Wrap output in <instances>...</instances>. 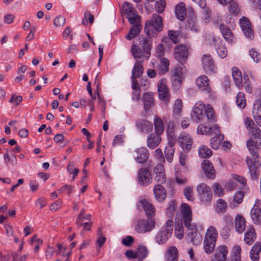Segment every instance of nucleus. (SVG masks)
<instances>
[{"label": "nucleus", "instance_id": "1", "mask_svg": "<svg viewBox=\"0 0 261 261\" xmlns=\"http://www.w3.org/2000/svg\"><path fill=\"white\" fill-rule=\"evenodd\" d=\"M244 123L251 136L247 141L246 145L252 156H247L246 161L251 178L257 179L258 176L257 170L261 166V160L257 152V150L261 146V130L250 118L247 117L244 120Z\"/></svg>", "mask_w": 261, "mask_h": 261}, {"label": "nucleus", "instance_id": "2", "mask_svg": "<svg viewBox=\"0 0 261 261\" xmlns=\"http://www.w3.org/2000/svg\"><path fill=\"white\" fill-rule=\"evenodd\" d=\"M139 46L133 44L131 48L132 54L136 60L141 59L142 61L149 59L151 48V42L146 37H138Z\"/></svg>", "mask_w": 261, "mask_h": 261}, {"label": "nucleus", "instance_id": "3", "mask_svg": "<svg viewBox=\"0 0 261 261\" xmlns=\"http://www.w3.org/2000/svg\"><path fill=\"white\" fill-rule=\"evenodd\" d=\"M152 181L151 172L147 168H141L137 172V181L141 186H147Z\"/></svg>", "mask_w": 261, "mask_h": 261}, {"label": "nucleus", "instance_id": "4", "mask_svg": "<svg viewBox=\"0 0 261 261\" xmlns=\"http://www.w3.org/2000/svg\"><path fill=\"white\" fill-rule=\"evenodd\" d=\"M154 219L140 220L135 227V230L138 233H145L152 230L155 225Z\"/></svg>", "mask_w": 261, "mask_h": 261}, {"label": "nucleus", "instance_id": "5", "mask_svg": "<svg viewBox=\"0 0 261 261\" xmlns=\"http://www.w3.org/2000/svg\"><path fill=\"white\" fill-rule=\"evenodd\" d=\"M205 105L202 101L197 102L193 107L191 114L192 119L195 121L202 120L205 117Z\"/></svg>", "mask_w": 261, "mask_h": 261}, {"label": "nucleus", "instance_id": "6", "mask_svg": "<svg viewBox=\"0 0 261 261\" xmlns=\"http://www.w3.org/2000/svg\"><path fill=\"white\" fill-rule=\"evenodd\" d=\"M158 91L160 99L168 103L170 100V93L165 79L162 78L159 81L158 84Z\"/></svg>", "mask_w": 261, "mask_h": 261}, {"label": "nucleus", "instance_id": "7", "mask_svg": "<svg viewBox=\"0 0 261 261\" xmlns=\"http://www.w3.org/2000/svg\"><path fill=\"white\" fill-rule=\"evenodd\" d=\"M184 71L185 69L179 66L176 67L171 71V82L174 87L178 88L180 86L184 79Z\"/></svg>", "mask_w": 261, "mask_h": 261}, {"label": "nucleus", "instance_id": "8", "mask_svg": "<svg viewBox=\"0 0 261 261\" xmlns=\"http://www.w3.org/2000/svg\"><path fill=\"white\" fill-rule=\"evenodd\" d=\"M135 160L139 164H143L148 162L149 153L145 147H140L133 152Z\"/></svg>", "mask_w": 261, "mask_h": 261}, {"label": "nucleus", "instance_id": "9", "mask_svg": "<svg viewBox=\"0 0 261 261\" xmlns=\"http://www.w3.org/2000/svg\"><path fill=\"white\" fill-rule=\"evenodd\" d=\"M162 18L161 16L153 14L151 20L149 23H146L145 26V31L146 34L149 37V29H148V25L153 27L154 30L157 32H160L163 29Z\"/></svg>", "mask_w": 261, "mask_h": 261}, {"label": "nucleus", "instance_id": "10", "mask_svg": "<svg viewBox=\"0 0 261 261\" xmlns=\"http://www.w3.org/2000/svg\"><path fill=\"white\" fill-rule=\"evenodd\" d=\"M181 212L182 214V222H183L185 227L190 225L194 224L192 223V214L190 206L187 203H182L181 205Z\"/></svg>", "mask_w": 261, "mask_h": 261}, {"label": "nucleus", "instance_id": "11", "mask_svg": "<svg viewBox=\"0 0 261 261\" xmlns=\"http://www.w3.org/2000/svg\"><path fill=\"white\" fill-rule=\"evenodd\" d=\"M169 143L168 145L165 147L164 153L167 160L169 162H171L173 160L174 148V145L176 140L174 134H171L168 137Z\"/></svg>", "mask_w": 261, "mask_h": 261}, {"label": "nucleus", "instance_id": "12", "mask_svg": "<svg viewBox=\"0 0 261 261\" xmlns=\"http://www.w3.org/2000/svg\"><path fill=\"white\" fill-rule=\"evenodd\" d=\"M178 141L184 150L189 151L191 149L193 140L192 137L185 132H182L178 137Z\"/></svg>", "mask_w": 261, "mask_h": 261}, {"label": "nucleus", "instance_id": "13", "mask_svg": "<svg viewBox=\"0 0 261 261\" xmlns=\"http://www.w3.org/2000/svg\"><path fill=\"white\" fill-rule=\"evenodd\" d=\"M172 233L170 228H162L156 233L155 242L160 245L164 244L171 236Z\"/></svg>", "mask_w": 261, "mask_h": 261}, {"label": "nucleus", "instance_id": "14", "mask_svg": "<svg viewBox=\"0 0 261 261\" xmlns=\"http://www.w3.org/2000/svg\"><path fill=\"white\" fill-rule=\"evenodd\" d=\"M196 84L199 90L204 93H208L211 91L210 81L205 75L199 76L196 80Z\"/></svg>", "mask_w": 261, "mask_h": 261}, {"label": "nucleus", "instance_id": "15", "mask_svg": "<svg viewBox=\"0 0 261 261\" xmlns=\"http://www.w3.org/2000/svg\"><path fill=\"white\" fill-rule=\"evenodd\" d=\"M186 227L189 231L188 233V237L190 242L195 245L199 244L202 240V238L201 235L197 233L196 226L195 224H192Z\"/></svg>", "mask_w": 261, "mask_h": 261}, {"label": "nucleus", "instance_id": "16", "mask_svg": "<svg viewBox=\"0 0 261 261\" xmlns=\"http://www.w3.org/2000/svg\"><path fill=\"white\" fill-rule=\"evenodd\" d=\"M251 218L255 224H259L261 222V201L256 199L254 205L251 211Z\"/></svg>", "mask_w": 261, "mask_h": 261}, {"label": "nucleus", "instance_id": "17", "mask_svg": "<svg viewBox=\"0 0 261 261\" xmlns=\"http://www.w3.org/2000/svg\"><path fill=\"white\" fill-rule=\"evenodd\" d=\"M174 56L175 59L181 62L188 58V49L184 44L177 45L174 49Z\"/></svg>", "mask_w": 261, "mask_h": 261}, {"label": "nucleus", "instance_id": "18", "mask_svg": "<svg viewBox=\"0 0 261 261\" xmlns=\"http://www.w3.org/2000/svg\"><path fill=\"white\" fill-rule=\"evenodd\" d=\"M240 24L245 36L248 38L253 37L254 32L248 19L242 17L240 19Z\"/></svg>", "mask_w": 261, "mask_h": 261}, {"label": "nucleus", "instance_id": "19", "mask_svg": "<svg viewBox=\"0 0 261 261\" xmlns=\"http://www.w3.org/2000/svg\"><path fill=\"white\" fill-rule=\"evenodd\" d=\"M203 68L206 73L215 72V66L213 58L210 55H204L202 58Z\"/></svg>", "mask_w": 261, "mask_h": 261}, {"label": "nucleus", "instance_id": "20", "mask_svg": "<svg viewBox=\"0 0 261 261\" xmlns=\"http://www.w3.org/2000/svg\"><path fill=\"white\" fill-rule=\"evenodd\" d=\"M252 115L256 123L261 127V97L256 99L253 104Z\"/></svg>", "mask_w": 261, "mask_h": 261}, {"label": "nucleus", "instance_id": "21", "mask_svg": "<svg viewBox=\"0 0 261 261\" xmlns=\"http://www.w3.org/2000/svg\"><path fill=\"white\" fill-rule=\"evenodd\" d=\"M153 173L155 174L154 180L156 182L162 184L166 181V175L163 165L158 164L154 168Z\"/></svg>", "mask_w": 261, "mask_h": 261}, {"label": "nucleus", "instance_id": "22", "mask_svg": "<svg viewBox=\"0 0 261 261\" xmlns=\"http://www.w3.org/2000/svg\"><path fill=\"white\" fill-rule=\"evenodd\" d=\"M228 255L227 247L221 245L217 247L213 261H225Z\"/></svg>", "mask_w": 261, "mask_h": 261}, {"label": "nucleus", "instance_id": "23", "mask_svg": "<svg viewBox=\"0 0 261 261\" xmlns=\"http://www.w3.org/2000/svg\"><path fill=\"white\" fill-rule=\"evenodd\" d=\"M178 251L175 246L169 247L165 252V261H178Z\"/></svg>", "mask_w": 261, "mask_h": 261}, {"label": "nucleus", "instance_id": "24", "mask_svg": "<svg viewBox=\"0 0 261 261\" xmlns=\"http://www.w3.org/2000/svg\"><path fill=\"white\" fill-rule=\"evenodd\" d=\"M143 101L145 112H148L154 105L153 94L150 92H145L143 96Z\"/></svg>", "mask_w": 261, "mask_h": 261}, {"label": "nucleus", "instance_id": "25", "mask_svg": "<svg viewBox=\"0 0 261 261\" xmlns=\"http://www.w3.org/2000/svg\"><path fill=\"white\" fill-rule=\"evenodd\" d=\"M205 176L210 179H214L215 171L212 164L208 160H204L202 165Z\"/></svg>", "mask_w": 261, "mask_h": 261}, {"label": "nucleus", "instance_id": "26", "mask_svg": "<svg viewBox=\"0 0 261 261\" xmlns=\"http://www.w3.org/2000/svg\"><path fill=\"white\" fill-rule=\"evenodd\" d=\"M161 141V137L158 134H150L147 138V146L152 149L156 147Z\"/></svg>", "mask_w": 261, "mask_h": 261}, {"label": "nucleus", "instance_id": "27", "mask_svg": "<svg viewBox=\"0 0 261 261\" xmlns=\"http://www.w3.org/2000/svg\"><path fill=\"white\" fill-rule=\"evenodd\" d=\"M153 193L159 202H162L166 197V191L163 186L160 184L155 185L153 189Z\"/></svg>", "mask_w": 261, "mask_h": 261}, {"label": "nucleus", "instance_id": "28", "mask_svg": "<svg viewBox=\"0 0 261 261\" xmlns=\"http://www.w3.org/2000/svg\"><path fill=\"white\" fill-rule=\"evenodd\" d=\"M214 41L215 42L216 50L219 56L222 59L226 57L228 51L224 43L221 40L217 39H214Z\"/></svg>", "mask_w": 261, "mask_h": 261}, {"label": "nucleus", "instance_id": "29", "mask_svg": "<svg viewBox=\"0 0 261 261\" xmlns=\"http://www.w3.org/2000/svg\"><path fill=\"white\" fill-rule=\"evenodd\" d=\"M261 252V244L256 242L252 246L250 251V258L252 261H258L259 259V253Z\"/></svg>", "mask_w": 261, "mask_h": 261}, {"label": "nucleus", "instance_id": "30", "mask_svg": "<svg viewBox=\"0 0 261 261\" xmlns=\"http://www.w3.org/2000/svg\"><path fill=\"white\" fill-rule=\"evenodd\" d=\"M134 68L132 70V79L139 78L143 73V67L141 64V62H143L141 59L136 60Z\"/></svg>", "mask_w": 261, "mask_h": 261}, {"label": "nucleus", "instance_id": "31", "mask_svg": "<svg viewBox=\"0 0 261 261\" xmlns=\"http://www.w3.org/2000/svg\"><path fill=\"white\" fill-rule=\"evenodd\" d=\"M219 28L226 41L228 42H232L234 39V37L230 29L228 27L222 23L220 24Z\"/></svg>", "mask_w": 261, "mask_h": 261}, {"label": "nucleus", "instance_id": "32", "mask_svg": "<svg viewBox=\"0 0 261 261\" xmlns=\"http://www.w3.org/2000/svg\"><path fill=\"white\" fill-rule=\"evenodd\" d=\"M256 238V234L254 227H250L245 233L244 241L248 245L252 244Z\"/></svg>", "mask_w": 261, "mask_h": 261}, {"label": "nucleus", "instance_id": "33", "mask_svg": "<svg viewBox=\"0 0 261 261\" xmlns=\"http://www.w3.org/2000/svg\"><path fill=\"white\" fill-rule=\"evenodd\" d=\"M218 234L216 228L213 226H210L206 230L204 240L216 242Z\"/></svg>", "mask_w": 261, "mask_h": 261}, {"label": "nucleus", "instance_id": "34", "mask_svg": "<svg viewBox=\"0 0 261 261\" xmlns=\"http://www.w3.org/2000/svg\"><path fill=\"white\" fill-rule=\"evenodd\" d=\"M232 75L236 85L239 88L243 86V77L241 72L237 67L232 68Z\"/></svg>", "mask_w": 261, "mask_h": 261}, {"label": "nucleus", "instance_id": "35", "mask_svg": "<svg viewBox=\"0 0 261 261\" xmlns=\"http://www.w3.org/2000/svg\"><path fill=\"white\" fill-rule=\"evenodd\" d=\"M140 203L145 211L147 217L148 218L152 217L155 212L152 204L145 199L141 200Z\"/></svg>", "mask_w": 261, "mask_h": 261}, {"label": "nucleus", "instance_id": "36", "mask_svg": "<svg viewBox=\"0 0 261 261\" xmlns=\"http://www.w3.org/2000/svg\"><path fill=\"white\" fill-rule=\"evenodd\" d=\"M236 230L239 233H242L246 228L245 220L240 216H237L234 220Z\"/></svg>", "mask_w": 261, "mask_h": 261}, {"label": "nucleus", "instance_id": "37", "mask_svg": "<svg viewBox=\"0 0 261 261\" xmlns=\"http://www.w3.org/2000/svg\"><path fill=\"white\" fill-rule=\"evenodd\" d=\"M186 9L184 3H179L175 8V14L177 18L180 20H184L186 16Z\"/></svg>", "mask_w": 261, "mask_h": 261}, {"label": "nucleus", "instance_id": "38", "mask_svg": "<svg viewBox=\"0 0 261 261\" xmlns=\"http://www.w3.org/2000/svg\"><path fill=\"white\" fill-rule=\"evenodd\" d=\"M182 102L181 99H177L175 101L173 107V117L175 119H179L181 116Z\"/></svg>", "mask_w": 261, "mask_h": 261}, {"label": "nucleus", "instance_id": "39", "mask_svg": "<svg viewBox=\"0 0 261 261\" xmlns=\"http://www.w3.org/2000/svg\"><path fill=\"white\" fill-rule=\"evenodd\" d=\"M137 126L141 130L142 132L148 133L152 128V123L146 120H142L137 123Z\"/></svg>", "mask_w": 261, "mask_h": 261}, {"label": "nucleus", "instance_id": "40", "mask_svg": "<svg viewBox=\"0 0 261 261\" xmlns=\"http://www.w3.org/2000/svg\"><path fill=\"white\" fill-rule=\"evenodd\" d=\"M142 29V25L140 24H135L130 29L128 33L125 38L130 40L137 35Z\"/></svg>", "mask_w": 261, "mask_h": 261}, {"label": "nucleus", "instance_id": "41", "mask_svg": "<svg viewBox=\"0 0 261 261\" xmlns=\"http://www.w3.org/2000/svg\"><path fill=\"white\" fill-rule=\"evenodd\" d=\"M224 139L223 135L218 133L210 140L211 147L214 149H217L220 145V142Z\"/></svg>", "mask_w": 261, "mask_h": 261}, {"label": "nucleus", "instance_id": "42", "mask_svg": "<svg viewBox=\"0 0 261 261\" xmlns=\"http://www.w3.org/2000/svg\"><path fill=\"white\" fill-rule=\"evenodd\" d=\"M154 125L156 134L161 135L164 130V126L161 119L158 116H155L154 118Z\"/></svg>", "mask_w": 261, "mask_h": 261}, {"label": "nucleus", "instance_id": "43", "mask_svg": "<svg viewBox=\"0 0 261 261\" xmlns=\"http://www.w3.org/2000/svg\"><path fill=\"white\" fill-rule=\"evenodd\" d=\"M216 242L204 240L203 250L206 254L212 253L216 246Z\"/></svg>", "mask_w": 261, "mask_h": 261}, {"label": "nucleus", "instance_id": "44", "mask_svg": "<svg viewBox=\"0 0 261 261\" xmlns=\"http://www.w3.org/2000/svg\"><path fill=\"white\" fill-rule=\"evenodd\" d=\"M199 156L202 158H208L212 155V151L207 146L201 145L198 150Z\"/></svg>", "mask_w": 261, "mask_h": 261}, {"label": "nucleus", "instance_id": "45", "mask_svg": "<svg viewBox=\"0 0 261 261\" xmlns=\"http://www.w3.org/2000/svg\"><path fill=\"white\" fill-rule=\"evenodd\" d=\"M175 234L178 239H181L184 237V228L182 221L176 222L175 225Z\"/></svg>", "mask_w": 261, "mask_h": 261}, {"label": "nucleus", "instance_id": "46", "mask_svg": "<svg viewBox=\"0 0 261 261\" xmlns=\"http://www.w3.org/2000/svg\"><path fill=\"white\" fill-rule=\"evenodd\" d=\"M227 208V203L222 199H219L217 202L216 212L219 213L225 212Z\"/></svg>", "mask_w": 261, "mask_h": 261}, {"label": "nucleus", "instance_id": "47", "mask_svg": "<svg viewBox=\"0 0 261 261\" xmlns=\"http://www.w3.org/2000/svg\"><path fill=\"white\" fill-rule=\"evenodd\" d=\"M236 103L239 107L243 109L246 106V99L245 95L242 92L238 93L236 96Z\"/></svg>", "mask_w": 261, "mask_h": 261}, {"label": "nucleus", "instance_id": "48", "mask_svg": "<svg viewBox=\"0 0 261 261\" xmlns=\"http://www.w3.org/2000/svg\"><path fill=\"white\" fill-rule=\"evenodd\" d=\"M137 254L138 258L142 259L148 255V250L145 246H139L137 251Z\"/></svg>", "mask_w": 261, "mask_h": 261}, {"label": "nucleus", "instance_id": "49", "mask_svg": "<svg viewBox=\"0 0 261 261\" xmlns=\"http://www.w3.org/2000/svg\"><path fill=\"white\" fill-rule=\"evenodd\" d=\"M188 27L192 31L197 32L198 30L199 27L195 18H188Z\"/></svg>", "mask_w": 261, "mask_h": 261}, {"label": "nucleus", "instance_id": "50", "mask_svg": "<svg viewBox=\"0 0 261 261\" xmlns=\"http://www.w3.org/2000/svg\"><path fill=\"white\" fill-rule=\"evenodd\" d=\"M123 9L125 13L127 16H130L133 15L136 13L135 9L132 6L131 4L127 2H125L123 5Z\"/></svg>", "mask_w": 261, "mask_h": 261}, {"label": "nucleus", "instance_id": "51", "mask_svg": "<svg viewBox=\"0 0 261 261\" xmlns=\"http://www.w3.org/2000/svg\"><path fill=\"white\" fill-rule=\"evenodd\" d=\"M94 21V17L89 11H87L84 14V19L82 21V24L87 25L88 22L92 24Z\"/></svg>", "mask_w": 261, "mask_h": 261}, {"label": "nucleus", "instance_id": "52", "mask_svg": "<svg viewBox=\"0 0 261 261\" xmlns=\"http://www.w3.org/2000/svg\"><path fill=\"white\" fill-rule=\"evenodd\" d=\"M204 114L208 120H213L214 117V112L213 108L210 105H205Z\"/></svg>", "mask_w": 261, "mask_h": 261}, {"label": "nucleus", "instance_id": "53", "mask_svg": "<svg viewBox=\"0 0 261 261\" xmlns=\"http://www.w3.org/2000/svg\"><path fill=\"white\" fill-rule=\"evenodd\" d=\"M199 198L202 202L203 203H207L210 202L212 199V191L207 192L202 195L199 196Z\"/></svg>", "mask_w": 261, "mask_h": 261}, {"label": "nucleus", "instance_id": "54", "mask_svg": "<svg viewBox=\"0 0 261 261\" xmlns=\"http://www.w3.org/2000/svg\"><path fill=\"white\" fill-rule=\"evenodd\" d=\"M197 191L199 196H200L204 193L211 191V190L205 184L201 183L197 186Z\"/></svg>", "mask_w": 261, "mask_h": 261}, {"label": "nucleus", "instance_id": "55", "mask_svg": "<svg viewBox=\"0 0 261 261\" xmlns=\"http://www.w3.org/2000/svg\"><path fill=\"white\" fill-rule=\"evenodd\" d=\"M184 193L187 200L193 201L194 199L192 188L190 187H186L184 189Z\"/></svg>", "mask_w": 261, "mask_h": 261}, {"label": "nucleus", "instance_id": "56", "mask_svg": "<svg viewBox=\"0 0 261 261\" xmlns=\"http://www.w3.org/2000/svg\"><path fill=\"white\" fill-rule=\"evenodd\" d=\"M67 170L70 173L73 174L72 179L74 180L77 175L79 170L77 168H74L73 163L70 162L67 166Z\"/></svg>", "mask_w": 261, "mask_h": 261}, {"label": "nucleus", "instance_id": "57", "mask_svg": "<svg viewBox=\"0 0 261 261\" xmlns=\"http://www.w3.org/2000/svg\"><path fill=\"white\" fill-rule=\"evenodd\" d=\"M229 4V12L234 15H237L240 11L238 4L233 0H232Z\"/></svg>", "mask_w": 261, "mask_h": 261}, {"label": "nucleus", "instance_id": "58", "mask_svg": "<svg viewBox=\"0 0 261 261\" xmlns=\"http://www.w3.org/2000/svg\"><path fill=\"white\" fill-rule=\"evenodd\" d=\"M166 2L165 0H159L155 3V8L157 12L162 13L165 9Z\"/></svg>", "mask_w": 261, "mask_h": 261}, {"label": "nucleus", "instance_id": "59", "mask_svg": "<svg viewBox=\"0 0 261 261\" xmlns=\"http://www.w3.org/2000/svg\"><path fill=\"white\" fill-rule=\"evenodd\" d=\"M213 189L215 194L217 195L218 196L220 197L223 195L224 190L220 184L215 183L213 185Z\"/></svg>", "mask_w": 261, "mask_h": 261}, {"label": "nucleus", "instance_id": "60", "mask_svg": "<svg viewBox=\"0 0 261 261\" xmlns=\"http://www.w3.org/2000/svg\"><path fill=\"white\" fill-rule=\"evenodd\" d=\"M170 39L174 43H176L179 41V33L177 31H169L168 33Z\"/></svg>", "mask_w": 261, "mask_h": 261}, {"label": "nucleus", "instance_id": "61", "mask_svg": "<svg viewBox=\"0 0 261 261\" xmlns=\"http://www.w3.org/2000/svg\"><path fill=\"white\" fill-rule=\"evenodd\" d=\"M126 18L128 19L129 22L134 25L135 24H140V16L135 13L133 15L127 16Z\"/></svg>", "mask_w": 261, "mask_h": 261}, {"label": "nucleus", "instance_id": "62", "mask_svg": "<svg viewBox=\"0 0 261 261\" xmlns=\"http://www.w3.org/2000/svg\"><path fill=\"white\" fill-rule=\"evenodd\" d=\"M249 55L253 59V61L256 63L259 62L261 59L260 54L253 49L249 50Z\"/></svg>", "mask_w": 261, "mask_h": 261}, {"label": "nucleus", "instance_id": "63", "mask_svg": "<svg viewBox=\"0 0 261 261\" xmlns=\"http://www.w3.org/2000/svg\"><path fill=\"white\" fill-rule=\"evenodd\" d=\"M123 136L122 135H116L113 140L112 145L114 147L122 144L123 142Z\"/></svg>", "mask_w": 261, "mask_h": 261}, {"label": "nucleus", "instance_id": "64", "mask_svg": "<svg viewBox=\"0 0 261 261\" xmlns=\"http://www.w3.org/2000/svg\"><path fill=\"white\" fill-rule=\"evenodd\" d=\"M65 23V18L60 15L55 18L54 23L56 27H61Z\"/></svg>", "mask_w": 261, "mask_h": 261}]
</instances>
